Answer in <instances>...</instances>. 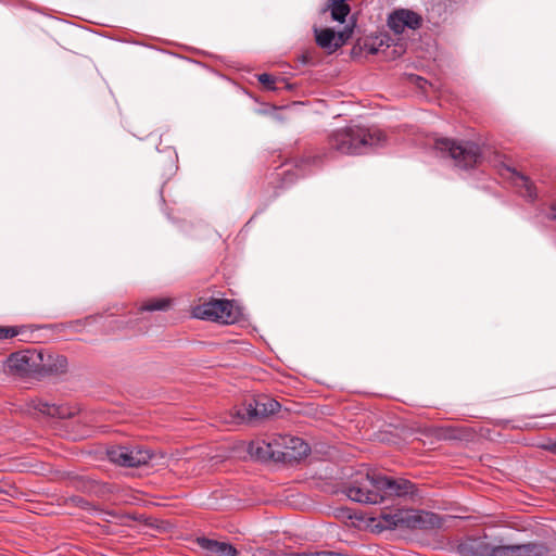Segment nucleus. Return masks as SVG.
I'll use <instances>...</instances> for the list:
<instances>
[{
  "mask_svg": "<svg viewBox=\"0 0 556 556\" xmlns=\"http://www.w3.org/2000/svg\"><path fill=\"white\" fill-rule=\"evenodd\" d=\"M379 489L382 493V501L391 496H405L413 494L414 484L406 479H392L379 476Z\"/></svg>",
  "mask_w": 556,
  "mask_h": 556,
  "instance_id": "12",
  "label": "nucleus"
},
{
  "mask_svg": "<svg viewBox=\"0 0 556 556\" xmlns=\"http://www.w3.org/2000/svg\"><path fill=\"white\" fill-rule=\"evenodd\" d=\"M78 413V408L76 406L61 404L54 405L52 417L56 418H71L74 417Z\"/></svg>",
  "mask_w": 556,
  "mask_h": 556,
  "instance_id": "20",
  "label": "nucleus"
},
{
  "mask_svg": "<svg viewBox=\"0 0 556 556\" xmlns=\"http://www.w3.org/2000/svg\"><path fill=\"white\" fill-rule=\"evenodd\" d=\"M257 78H258V81L264 86L265 89H267V90L276 89V87H275L276 79L271 75L263 73V74H260Z\"/></svg>",
  "mask_w": 556,
  "mask_h": 556,
  "instance_id": "22",
  "label": "nucleus"
},
{
  "mask_svg": "<svg viewBox=\"0 0 556 556\" xmlns=\"http://www.w3.org/2000/svg\"><path fill=\"white\" fill-rule=\"evenodd\" d=\"M460 552L472 556H548L549 548L541 542L493 545L484 538H470L460 544Z\"/></svg>",
  "mask_w": 556,
  "mask_h": 556,
  "instance_id": "2",
  "label": "nucleus"
},
{
  "mask_svg": "<svg viewBox=\"0 0 556 556\" xmlns=\"http://www.w3.org/2000/svg\"><path fill=\"white\" fill-rule=\"evenodd\" d=\"M324 11L330 12L332 21L344 23L351 8L348 0H327V8Z\"/></svg>",
  "mask_w": 556,
  "mask_h": 556,
  "instance_id": "17",
  "label": "nucleus"
},
{
  "mask_svg": "<svg viewBox=\"0 0 556 556\" xmlns=\"http://www.w3.org/2000/svg\"><path fill=\"white\" fill-rule=\"evenodd\" d=\"M275 444L282 447L279 455L283 459H300L309 453L308 444L298 437L281 435L275 439Z\"/></svg>",
  "mask_w": 556,
  "mask_h": 556,
  "instance_id": "9",
  "label": "nucleus"
},
{
  "mask_svg": "<svg viewBox=\"0 0 556 556\" xmlns=\"http://www.w3.org/2000/svg\"><path fill=\"white\" fill-rule=\"evenodd\" d=\"M387 135L377 127L350 125L333 130L328 136L330 151L344 155L369 153L387 143Z\"/></svg>",
  "mask_w": 556,
  "mask_h": 556,
  "instance_id": "1",
  "label": "nucleus"
},
{
  "mask_svg": "<svg viewBox=\"0 0 556 556\" xmlns=\"http://www.w3.org/2000/svg\"><path fill=\"white\" fill-rule=\"evenodd\" d=\"M170 302L166 299H154L147 301L140 307L141 311H165L169 306Z\"/></svg>",
  "mask_w": 556,
  "mask_h": 556,
  "instance_id": "21",
  "label": "nucleus"
},
{
  "mask_svg": "<svg viewBox=\"0 0 556 556\" xmlns=\"http://www.w3.org/2000/svg\"><path fill=\"white\" fill-rule=\"evenodd\" d=\"M55 404L49 403L42 399H33L29 402V406L38 413L52 417L53 408Z\"/></svg>",
  "mask_w": 556,
  "mask_h": 556,
  "instance_id": "19",
  "label": "nucleus"
},
{
  "mask_svg": "<svg viewBox=\"0 0 556 556\" xmlns=\"http://www.w3.org/2000/svg\"><path fill=\"white\" fill-rule=\"evenodd\" d=\"M545 447H546V450H548L549 452H552V453L556 454V442H555V443H552V444H549V445H546Z\"/></svg>",
  "mask_w": 556,
  "mask_h": 556,
  "instance_id": "26",
  "label": "nucleus"
},
{
  "mask_svg": "<svg viewBox=\"0 0 556 556\" xmlns=\"http://www.w3.org/2000/svg\"><path fill=\"white\" fill-rule=\"evenodd\" d=\"M433 149L442 157H450L460 168L473 167L480 160L479 147L470 141H457L444 137L433 138Z\"/></svg>",
  "mask_w": 556,
  "mask_h": 556,
  "instance_id": "3",
  "label": "nucleus"
},
{
  "mask_svg": "<svg viewBox=\"0 0 556 556\" xmlns=\"http://www.w3.org/2000/svg\"><path fill=\"white\" fill-rule=\"evenodd\" d=\"M348 35L345 31L336 33L331 28L317 29L315 28L316 43L330 52L336 51L344 45Z\"/></svg>",
  "mask_w": 556,
  "mask_h": 556,
  "instance_id": "15",
  "label": "nucleus"
},
{
  "mask_svg": "<svg viewBox=\"0 0 556 556\" xmlns=\"http://www.w3.org/2000/svg\"><path fill=\"white\" fill-rule=\"evenodd\" d=\"M345 495L357 503L377 504L382 502V493L379 489V475L358 473L355 479L345 486Z\"/></svg>",
  "mask_w": 556,
  "mask_h": 556,
  "instance_id": "6",
  "label": "nucleus"
},
{
  "mask_svg": "<svg viewBox=\"0 0 556 556\" xmlns=\"http://www.w3.org/2000/svg\"><path fill=\"white\" fill-rule=\"evenodd\" d=\"M421 25V17L406 9H400L390 14L388 18V26L395 35H401L408 29H417Z\"/></svg>",
  "mask_w": 556,
  "mask_h": 556,
  "instance_id": "10",
  "label": "nucleus"
},
{
  "mask_svg": "<svg viewBox=\"0 0 556 556\" xmlns=\"http://www.w3.org/2000/svg\"><path fill=\"white\" fill-rule=\"evenodd\" d=\"M442 431H443V433L441 435L445 439H456L457 438L455 430H453L451 428H443Z\"/></svg>",
  "mask_w": 556,
  "mask_h": 556,
  "instance_id": "24",
  "label": "nucleus"
},
{
  "mask_svg": "<svg viewBox=\"0 0 556 556\" xmlns=\"http://www.w3.org/2000/svg\"><path fill=\"white\" fill-rule=\"evenodd\" d=\"M18 334L15 327H0V339H10Z\"/></svg>",
  "mask_w": 556,
  "mask_h": 556,
  "instance_id": "23",
  "label": "nucleus"
},
{
  "mask_svg": "<svg viewBox=\"0 0 556 556\" xmlns=\"http://www.w3.org/2000/svg\"><path fill=\"white\" fill-rule=\"evenodd\" d=\"M320 156L319 155H314V156H308L307 157V161H311L312 163H317L319 161Z\"/></svg>",
  "mask_w": 556,
  "mask_h": 556,
  "instance_id": "27",
  "label": "nucleus"
},
{
  "mask_svg": "<svg viewBox=\"0 0 556 556\" xmlns=\"http://www.w3.org/2000/svg\"><path fill=\"white\" fill-rule=\"evenodd\" d=\"M548 218L556 220V202L549 207Z\"/></svg>",
  "mask_w": 556,
  "mask_h": 556,
  "instance_id": "25",
  "label": "nucleus"
},
{
  "mask_svg": "<svg viewBox=\"0 0 556 556\" xmlns=\"http://www.w3.org/2000/svg\"><path fill=\"white\" fill-rule=\"evenodd\" d=\"M406 520L409 527L420 530L439 529L443 525L439 515L426 510L414 511Z\"/></svg>",
  "mask_w": 556,
  "mask_h": 556,
  "instance_id": "14",
  "label": "nucleus"
},
{
  "mask_svg": "<svg viewBox=\"0 0 556 556\" xmlns=\"http://www.w3.org/2000/svg\"><path fill=\"white\" fill-rule=\"evenodd\" d=\"M109 459L124 467H139L149 463L152 454L140 446H112L108 450Z\"/></svg>",
  "mask_w": 556,
  "mask_h": 556,
  "instance_id": "8",
  "label": "nucleus"
},
{
  "mask_svg": "<svg viewBox=\"0 0 556 556\" xmlns=\"http://www.w3.org/2000/svg\"><path fill=\"white\" fill-rule=\"evenodd\" d=\"M191 315L198 319L235 324L240 317V309L233 301L226 299H211L192 307Z\"/></svg>",
  "mask_w": 556,
  "mask_h": 556,
  "instance_id": "5",
  "label": "nucleus"
},
{
  "mask_svg": "<svg viewBox=\"0 0 556 556\" xmlns=\"http://www.w3.org/2000/svg\"><path fill=\"white\" fill-rule=\"evenodd\" d=\"M280 408V404L269 397L261 396L245 401L242 406L232 408L224 417L225 424L253 422L263 419Z\"/></svg>",
  "mask_w": 556,
  "mask_h": 556,
  "instance_id": "4",
  "label": "nucleus"
},
{
  "mask_svg": "<svg viewBox=\"0 0 556 556\" xmlns=\"http://www.w3.org/2000/svg\"><path fill=\"white\" fill-rule=\"evenodd\" d=\"M197 544L206 556H238L239 551L228 542L217 541L205 536L197 538Z\"/></svg>",
  "mask_w": 556,
  "mask_h": 556,
  "instance_id": "13",
  "label": "nucleus"
},
{
  "mask_svg": "<svg viewBox=\"0 0 556 556\" xmlns=\"http://www.w3.org/2000/svg\"><path fill=\"white\" fill-rule=\"evenodd\" d=\"M514 182L520 189L522 197L527 198L530 201H533L536 199V197H538L536 188L533 185V182L530 180L529 177H527L520 173H515Z\"/></svg>",
  "mask_w": 556,
  "mask_h": 556,
  "instance_id": "18",
  "label": "nucleus"
},
{
  "mask_svg": "<svg viewBox=\"0 0 556 556\" xmlns=\"http://www.w3.org/2000/svg\"><path fill=\"white\" fill-rule=\"evenodd\" d=\"M38 376L61 375L67 371L68 362L64 355L39 350Z\"/></svg>",
  "mask_w": 556,
  "mask_h": 556,
  "instance_id": "11",
  "label": "nucleus"
},
{
  "mask_svg": "<svg viewBox=\"0 0 556 556\" xmlns=\"http://www.w3.org/2000/svg\"><path fill=\"white\" fill-rule=\"evenodd\" d=\"M39 350H23L11 353L5 363V371L13 376H38Z\"/></svg>",
  "mask_w": 556,
  "mask_h": 556,
  "instance_id": "7",
  "label": "nucleus"
},
{
  "mask_svg": "<svg viewBox=\"0 0 556 556\" xmlns=\"http://www.w3.org/2000/svg\"><path fill=\"white\" fill-rule=\"evenodd\" d=\"M275 447H278V445L275 444V440L273 442H252L249 445V453L258 459H280V450H276Z\"/></svg>",
  "mask_w": 556,
  "mask_h": 556,
  "instance_id": "16",
  "label": "nucleus"
}]
</instances>
